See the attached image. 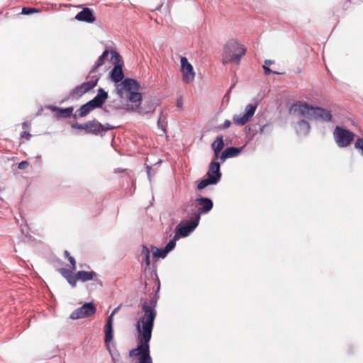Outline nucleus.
<instances>
[{
  "label": "nucleus",
  "mask_w": 363,
  "mask_h": 363,
  "mask_svg": "<svg viewBox=\"0 0 363 363\" xmlns=\"http://www.w3.org/2000/svg\"><path fill=\"white\" fill-rule=\"evenodd\" d=\"M155 307L154 301L151 300L150 303L145 301L142 304L141 311L138 313L135 325L138 333V345L129 353L130 357L136 359L133 363H152L150 354L149 342L151 340L154 322L157 315Z\"/></svg>",
  "instance_id": "f257e3e1"
},
{
  "label": "nucleus",
  "mask_w": 363,
  "mask_h": 363,
  "mask_svg": "<svg viewBox=\"0 0 363 363\" xmlns=\"http://www.w3.org/2000/svg\"><path fill=\"white\" fill-rule=\"evenodd\" d=\"M140 85L133 79L127 78L117 86V94L121 98H127L133 104L128 110L135 111L140 114L152 113L155 106L152 102H145L140 106L142 96L139 93Z\"/></svg>",
  "instance_id": "f03ea898"
},
{
  "label": "nucleus",
  "mask_w": 363,
  "mask_h": 363,
  "mask_svg": "<svg viewBox=\"0 0 363 363\" xmlns=\"http://www.w3.org/2000/svg\"><path fill=\"white\" fill-rule=\"evenodd\" d=\"M289 113L294 116H303L310 120H319L323 122H329L332 120L330 111L314 107L306 103L293 104L289 109Z\"/></svg>",
  "instance_id": "7ed1b4c3"
},
{
  "label": "nucleus",
  "mask_w": 363,
  "mask_h": 363,
  "mask_svg": "<svg viewBox=\"0 0 363 363\" xmlns=\"http://www.w3.org/2000/svg\"><path fill=\"white\" fill-rule=\"evenodd\" d=\"M245 49L239 42L231 40L225 45L223 53V63L238 62L245 55Z\"/></svg>",
  "instance_id": "20e7f679"
},
{
  "label": "nucleus",
  "mask_w": 363,
  "mask_h": 363,
  "mask_svg": "<svg viewBox=\"0 0 363 363\" xmlns=\"http://www.w3.org/2000/svg\"><path fill=\"white\" fill-rule=\"evenodd\" d=\"M62 275L67 280L69 284L72 286L75 287L77 281L86 282L90 280H93L96 284L102 286L103 283L99 278V275L94 271H79L75 274H73L72 272L66 269L61 270Z\"/></svg>",
  "instance_id": "39448f33"
},
{
  "label": "nucleus",
  "mask_w": 363,
  "mask_h": 363,
  "mask_svg": "<svg viewBox=\"0 0 363 363\" xmlns=\"http://www.w3.org/2000/svg\"><path fill=\"white\" fill-rule=\"evenodd\" d=\"M107 98V92L103 89H99L97 95L93 99L80 107L78 110L79 116L84 117L94 108L101 107Z\"/></svg>",
  "instance_id": "423d86ee"
},
{
  "label": "nucleus",
  "mask_w": 363,
  "mask_h": 363,
  "mask_svg": "<svg viewBox=\"0 0 363 363\" xmlns=\"http://www.w3.org/2000/svg\"><path fill=\"white\" fill-rule=\"evenodd\" d=\"M191 206L194 208L192 209L191 216L194 218L198 216L199 220L201 215L209 212L212 209L213 203L210 199L201 197L192 201Z\"/></svg>",
  "instance_id": "0eeeda50"
},
{
  "label": "nucleus",
  "mask_w": 363,
  "mask_h": 363,
  "mask_svg": "<svg viewBox=\"0 0 363 363\" xmlns=\"http://www.w3.org/2000/svg\"><path fill=\"white\" fill-rule=\"evenodd\" d=\"M334 139L340 147H345L350 145L354 134L345 128L337 126L333 133Z\"/></svg>",
  "instance_id": "6e6552de"
},
{
  "label": "nucleus",
  "mask_w": 363,
  "mask_h": 363,
  "mask_svg": "<svg viewBox=\"0 0 363 363\" xmlns=\"http://www.w3.org/2000/svg\"><path fill=\"white\" fill-rule=\"evenodd\" d=\"M96 308L92 303H86L82 306L74 310L70 315L72 320L85 318L94 315Z\"/></svg>",
  "instance_id": "1a4fd4ad"
},
{
  "label": "nucleus",
  "mask_w": 363,
  "mask_h": 363,
  "mask_svg": "<svg viewBox=\"0 0 363 363\" xmlns=\"http://www.w3.org/2000/svg\"><path fill=\"white\" fill-rule=\"evenodd\" d=\"M257 108V104H248L246 106L245 113L242 115L233 116V122L238 125H244L246 124L254 116L255 111Z\"/></svg>",
  "instance_id": "9d476101"
},
{
  "label": "nucleus",
  "mask_w": 363,
  "mask_h": 363,
  "mask_svg": "<svg viewBox=\"0 0 363 363\" xmlns=\"http://www.w3.org/2000/svg\"><path fill=\"white\" fill-rule=\"evenodd\" d=\"M91 80L75 87L70 93V95L72 97H80L84 94L92 89L96 85L99 77L94 75L91 76Z\"/></svg>",
  "instance_id": "9b49d317"
},
{
  "label": "nucleus",
  "mask_w": 363,
  "mask_h": 363,
  "mask_svg": "<svg viewBox=\"0 0 363 363\" xmlns=\"http://www.w3.org/2000/svg\"><path fill=\"white\" fill-rule=\"evenodd\" d=\"M180 62L183 82L187 84L192 82L195 77V72L192 65L189 62L186 57H182Z\"/></svg>",
  "instance_id": "f8f14e48"
},
{
  "label": "nucleus",
  "mask_w": 363,
  "mask_h": 363,
  "mask_svg": "<svg viewBox=\"0 0 363 363\" xmlns=\"http://www.w3.org/2000/svg\"><path fill=\"white\" fill-rule=\"evenodd\" d=\"M199 217L194 218L191 216L189 223L187 225H179L176 228V233L179 237H186L191 233L199 225Z\"/></svg>",
  "instance_id": "ddd939ff"
},
{
  "label": "nucleus",
  "mask_w": 363,
  "mask_h": 363,
  "mask_svg": "<svg viewBox=\"0 0 363 363\" xmlns=\"http://www.w3.org/2000/svg\"><path fill=\"white\" fill-rule=\"evenodd\" d=\"M109 54H111V55L112 60H114L117 61L120 57V55L116 51L113 50L111 52H109L108 50H105L96 60L95 65H94V67H92L91 70L89 72V74L95 73L96 72L97 69L104 64L105 59L107 57V56Z\"/></svg>",
  "instance_id": "4468645a"
},
{
  "label": "nucleus",
  "mask_w": 363,
  "mask_h": 363,
  "mask_svg": "<svg viewBox=\"0 0 363 363\" xmlns=\"http://www.w3.org/2000/svg\"><path fill=\"white\" fill-rule=\"evenodd\" d=\"M75 19L79 21H84L86 23H94L96 18L93 11L89 8H84L82 11L79 12L75 16Z\"/></svg>",
  "instance_id": "2eb2a0df"
},
{
  "label": "nucleus",
  "mask_w": 363,
  "mask_h": 363,
  "mask_svg": "<svg viewBox=\"0 0 363 363\" xmlns=\"http://www.w3.org/2000/svg\"><path fill=\"white\" fill-rule=\"evenodd\" d=\"M207 175L208 178L216 179V183H217L221 177V174L220 172V164L217 162H211Z\"/></svg>",
  "instance_id": "dca6fc26"
},
{
  "label": "nucleus",
  "mask_w": 363,
  "mask_h": 363,
  "mask_svg": "<svg viewBox=\"0 0 363 363\" xmlns=\"http://www.w3.org/2000/svg\"><path fill=\"white\" fill-rule=\"evenodd\" d=\"M110 77L113 82L118 83L116 86L121 84L124 77V74L121 65H116L110 72Z\"/></svg>",
  "instance_id": "f3484780"
},
{
  "label": "nucleus",
  "mask_w": 363,
  "mask_h": 363,
  "mask_svg": "<svg viewBox=\"0 0 363 363\" xmlns=\"http://www.w3.org/2000/svg\"><path fill=\"white\" fill-rule=\"evenodd\" d=\"M311 126L306 120L299 121L295 125V130L298 135L306 136L310 132Z\"/></svg>",
  "instance_id": "a211bd4d"
},
{
  "label": "nucleus",
  "mask_w": 363,
  "mask_h": 363,
  "mask_svg": "<svg viewBox=\"0 0 363 363\" xmlns=\"http://www.w3.org/2000/svg\"><path fill=\"white\" fill-rule=\"evenodd\" d=\"M212 149L214 151L215 160L220 158V151L224 147V142L222 136H218L215 141L211 145Z\"/></svg>",
  "instance_id": "6ab92c4d"
},
{
  "label": "nucleus",
  "mask_w": 363,
  "mask_h": 363,
  "mask_svg": "<svg viewBox=\"0 0 363 363\" xmlns=\"http://www.w3.org/2000/svg\"><path fill=\"white\" fill-rule=\"evenodd\" d=\"M86 133L92 134H98L101 132L103 125L97 121H92L86 123Z\"/></svg>",
  "instance_id": "aec40b11"
},
{
  "label": "nucleus",
  "mask_w": 363,
  "mask_h": 363,
  "mask_svg": "<svg viewBox=\"0 0 363 363\" xmlns=\"http://www.w3.org/2000/svg\"><path fill=\"white\" fill-rule=\"evenodd\" d=\"M241 152V148L230 147H227L220 155V159L225 161L226 159L238 156Z\"/></svg>",
  "instance_id": "412c9836"
},
{
  "label": "nucleus",
  "mask_w": 363,
  "mask_h": 363,
  "mask_svg": "<svg viewBox=\"0 0 363 363\" xmlns=\"http://www.w3.org/2000/svg\"><path fill=\"white\" fill-rule=\"evenodd\" d=\"M150 250L145 245H143L140 257L142 263L145 262L147 267L150 264Z\"/></svg>",
  "instance_id": "4be33fe9"
},
{
  "label": "nucleus",
  "mask_w": 363,
  "mask_h": 363,
  "mask_svg": "<svg viewBox=\"0 0 363 363\" xmlns=\"http://www.w3.org/2000/svg\"><path fill=\"white\" fill-rule=\"evenodd\" d=\"M113 338V325H105V338L104 342L107 347Z\"/></svg>",
  "instance_id": "5701e85b"
},
{
  "label": "nucleus",
  "mask_w": 363,
  "mask_h": 363,
  "mask_svg": "<svg viewBox=\"0 0 363 363\" xmlns=\"http://www.w3.org/2000/svg\"><path fill=\"white\" fill-rule=\"evenodd\" d=\"M152 252L153 257L155 258H164L168 254L164 249H158L155 247H152Z\"/></svg>",
  "instance_id": "b1692460"
},
{
  "label": "nucleus",
  "mask_w": 363,
  "mask_h": 363,
  "mask_svg": "<svg viewBox=\"0 0 363 363\" xmlns=\"http://www.w3.org/2000/svg\"><path fill=\"white\" fill-rule=\"evenodd\" d=\"M216 184V179H211V178H206V179H202L199 184H198V186H197V188L198 189H204L205 187H206L207 186L210 185V184Z\"/></svg>",
  "instance_id": "393cba45"
},
{
  "label": "nucleus",
  "mask_w": 363,
  "mask_h": 363,
  "mask_svg": "<svg viewBox=\"0 0 363 363\" xmlns=\"http://www.w3.org/2000/svg\"><path fill=\"white\" fill-rule=\"evenodd\" d=\"M166 125H167L166 117L162 113H161L158 118V121H157V126L160 128H161V130H162V132L164 133H166Z\"/></svg>",
  "instance_id": "a878e982"
},
{
  "label": "nucleus",
  "mask_w": 363,
  "mask_h": 363,
  "mask_svg": "<svg viewBox=\"0 0 363 363\" xmlns=\"http://www.w3.org/2000/svg\"><path fill=\"white\" fill-rule=\"evenodd\" d=\"M179 239V236L177 235H175L172 240H171L166 247L164 248L166 251V252L169 253L170 251H172L175 245H176V241Z\"/></svg>",
  "instance_id": "bb28decb"
},
{
  "label": "nucleus",
  "mask_w": 363,
  "mask_h": 363,
  "mask_svg": "<svg viewBox=\"0 0 363 363\" xmlns=\"http://www.w3.org/2000/svg\"><path fill=\"white\" fill-rule=\"evenodd\" d=\"M73 111V108H61V109H59V112H60V116H62V117H64V118H67V117H69L72 113Z\"/></svg>",
  "instance_id": "cd10ccee"
},
{
  "label": "nucleus",
  "mask_w": 363,
  "mask_h": 363,
  "mask_svg": "<svg viewBox=\"0 0 363 363\" xmlns=\"http://www.w3.org/2000/svg\"><path fill=\"white\" fill-rule=\"evenodd\" d=\"M65 255L67 257L68 260L69 261L71 265H72V269L75 270L76 269V262L73 257L70 256L69 252L67 251H65Z\"/></svg>",
  "instance_id": "c85d7f7f"
},
{
  "label": "nucleus",
  "mask_w": 363,
  "mask_h": 363,
  "mask_svg": "<svg viewBox=\"0 0 363 363\" xmlns=\"http://www.w3.org/2000/svg\"><path fill=\"white\" fill-rule=\"evenodd\" d=\"M108 351H109V352L111 354L113 363H116L117 362H118L120 360V358H121V356H120L119 353L117 352H112L111 351V350L109 349V346H108Z\"/></svg>",
  "instance_id": "c756f323"
},
{
  "label": "nucleus",
  "mask_w": 363,
  "mask_h": 363,
  "mask_svg": "<svg viewBox=\"0 0 363 363\" xmlns=\"http://www.w3.org/2000/svg\"><path fill=\"white\" fill-rule=\"evenodd\" d=\"M354 147L361 150V154L363 156V139L358 138L354 143Z\"/></svg>",
  "instance_id": "7c9ffc66"
},
{
  "label": "nucleus",
  "mask_w": 363,
  "mask_h": 363,
  "mask_svg": "<svg viewBox=\"0 0 363 363\" xmlns=\"http://www.w3.org/2000/svg\"><path fill=\"white\" fill-rule=\"evenodd\" d=\"M34 12H39V10L30 7H24L22 9V13L24 15H28Z\"/></svg>",
  "instance_id": "2f4dec72"
},
{
  "label": "nucleus",
  "mask_w": 363,
  "mask_h": 363,
  "mask_svg": "<svg viewBox=\"0 0 363 363\" xmlns=\"http://www.w3.org/2000/svg\"><path fill=\"white\" fill-rule=\"evenodd\" d=\"M263 67V69L264 71V74H267V75H269L271 73H274V74H279L278 72H272L269 68V66L268 65H264L262 66Z\"/></svg>",
  "instance_id": "473e14b6"
},
{
  "label": "nucleus",
  "mask_w": 363,
  "mask_h": 363,
  "mask_svg": "<svg viewBox=\"0 0 363 363\" xmlns=\"http://www.w3.org/2000/svg\"><path fill=\"white\" fill-rule=\"evenodd\" d=\"M72 127L74 128H77V129L84 130L86 132V123H84V124L75 123L72 125Z\"/></svg>",
  "instance_id": "72a5a7b5"
},
{
  "label": "nucleus",
  "mask_w": 363,
  "mask_h": 363,
  "mask_svg": "<svg viewBox=\"0 0 363 363\" xmlns=\"http://www.w3.org/2000/svg\"><path fill=\"white\" fill-rule=\"evenodd\" d=\"M28 166V163L26 161H22L18 164V169H23Z\"/></svg>",
  "instance_id": "f704fd0d"
},
{
  "label": "nucleus",
  "mask_w": 363,
  "mask_h": 363,
  "mask_svg": "<svg viewBox=\"0 0 363 363\" xmlns=\"http://www.w3.org/2000/svg\"><path fill=\"white\" fill-rule=\"evenodd\" d=\"M113 315L111 314L107 318L106 325H113Z\"/></svg>",
  "instance_id": "c9c22d12"
},
{
  "label": "nucleus",
  "mask_w": 363,
  "mask_h": 363,
  "mask_svg": "<svg viewBox=\"0 0 363 363\" xmlns=\"http://www.w3.org/2000/svg\"><path fill=\"white\" fill-rule=\"evenodd\" d=\"M21 138H26V140H29L31 135L27 132V131H23L21 135Z\"/></svg>",
  "instance_id": "e433bc0d"
},
{
  "label": "nucleus",
  "mask_w": 363,
  "mask_h": 363,
  "mask_svg": "<svg viewBox=\"0 0 363 363\" xmlns=\"http://www.w3.org/2000/svg\"><path fill=\"white\" fill-rule=\"evenodd\" d=\"M111 128L112 127L109 124L103 125V129L101 130V132L111 130Z\"/></svg>",
  "instance_id": "4c0bfd02"
},
{
  "label": "nucleus",
  "mask_w": 363,
  "mask_h": 363,
  "mask_svg": "<svg viewBox=\"0 0 363 363\" xmlns=\"http://www.w3.org/2000/svg\"><path fill=\"white\" fill-rule=\"evenodd\" d=\"M231 123L229 120H226L223 124V128H228L230 125Z\"/></svg>",
  "instance_id": "58836bf2"
},
{
  "label": "nucleus",
  "mask_w": 363,
  "mask_h": 363,
  "mask_svg": "<svg viewBox=\"0 0 363 363\" xmlns=\"http://www.w3.org/2000/svg\"><path fill=\"white\" fill-rule=\"evenodd\" d=\"M273 63H274V61H272V60H266L264 61V65L269 66L270 65H272Z\"/></svg>",
  "instance_id": "ea45409f"
},
{
  "label": "nucleus",
  "mask_w": 363,
  "mask_h": 363,
  "mask_svg": "<svg viewBox=\"0 0 363 363\" xmlns=\"http://www.w3.org/2000/svg\"><path fill=\"white\" fill-rule=\"evenodd\" d=\"M117 311H118V308H115V309L112 311V313H111V315H114V314L117 312Z\"/></svg>",
  "instance_id": "a19ab883"
},
{
  "label": "nucleus",
  "mask_w": 363,
  "mask_h": 363,
  "mask_svg": "<svg viewBox=\"0 0 363 363\" xmlns=\"http://www.w3.org/2000/svg\"><path fill=\"white\" fill-rule=\"evenodd\" d=\"M177 106H180V103H179V102H178V103H177Z\"/></svg>",
  "instance_id": "79ce46f5"
}]
</instances>
